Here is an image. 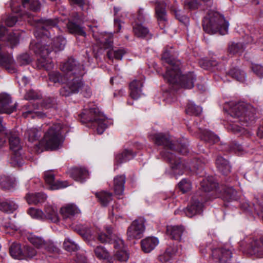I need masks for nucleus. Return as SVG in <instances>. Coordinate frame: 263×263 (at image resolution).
<instances>
[{
    "instance_id": "obj_1",
    "label": "nucleus",
    "mask_w": 263,
    "mask_h": 263,
    "mask_svg": "<svg viewBox=\"0 0 263 263\" xmlns=\"http://www.w3.org/2000/svg\"><path fill=\"white\" fill-rule=\"evenodd\" d=\"M223 108L234 119L230 120L232 123L228 127L234 134L243 133L245 128L242 126H247L255 119V108L244 102L230 101L224 104Z\"/></svg>"
},
{
    "instance_id": "obj_2",
    "label": "nucleus",
    "mask_w": 263,
    "mask_h": 263,
    "mask_svg": "<svg viewBox=\"0 0 263 263\" xmlns=\"http://www.w3.org/2000/svg\"><path fill=\"white\" fill-rule=\"evenodd\" d=\"M229 26V22L223 15L214 11H210L202 22L204 31L209 34L219 32L224 35L228 32Z\"/></svg>"
},
{
    "instance_id": "obj_3",
    "label": "nucleus",
    "mask_w": 263,
    "mask_h": 263,
    "mask_svg": "<svg viewBox=\"0 0 263 263\" xmlns=\"http://www.w3.org/2000/svg\"><path fill=\"white\" fill-rule=\"evenodd\" d=\"M161 155L163 159L168 162L175 175H180L185 171H197L202 170L203 164L207 162V160L202 161L200 159H195L190 165H185L177 158L176 156L170 152H162Z\"/></svg>"
},
{
    "instance_id": "obj_4",
    "label": "nucleus",
    "mask_w": 263,
    "mask_h": 263,
    "mask_svg": "<svg viewBox=\"0 0 263 263\" xmlns=\"http://www.w3.org/2000/svg\"><path fill=\"white\" fill-rule=\"evenodd\" d=\"M64 127L58 122L49 124L41 141L46 150H57L61 146L64 138L62 135Z\"/></svg>"
},
{
    "instance_id": "obj_5",
    "label": "nucleus",
    "mask_w": 263,
    "mask_h": 263,
    "mask_svg": "<svg viewBox=\"0 0 263 263\" xmlns=\"http://www.w3.org/2000/svg\"><path fill=\"white\" fill-rule=\"evenodd\" d=\"M83 123H92L97 126V132L98 134H102L107 126L106 120L96 107L85 108L79 115Z\"/></svg>"
},
{
    "instance_id": "obj_6",
    "label": "nucleus",
    "mask_w": 263,
    "mask_h": 263,
    "mask_svg": "<svg viewBox=\"0 0 263 263\" xmlns=\"http://www.w3.org/2000/svg\"><path fill=\"white\" fill-rule=\"evenodd\" d=\"M30 49L35 54L39 55L36 62V67L39 69H45L49 71L53 69L54 65L51 58L48 57L51 50L42 46L41 43L31 42L30 44Z\"/></svg>"
},
{
    "instance_id": "obj_7",
    "label": "nucleus",
    "mask_w": 263,
    "mask_h": 263,
    "mask_svg": "<svg viewBox=\"0 0 263 263\" xmlns=\"http://www.w3.org/2000/svg\"><path fill=\"white\" fill-rule=\"evenodd\" d=\"M170 75L171 76L168 77L165 80L170 85H172L174 89L176 86L185 89H191L194 87L196 80V76L193 72H189L181 74L180 67H179L177 73L175 74V72H172Z\"/></svg>"
},
{
    "instance_id": "obj_8",
    "label": "nucleus",
    "mask_w": 263,
    "mask_h": 263,
    "mask_svg": "<svg viewBox=\"0 0 263 263\" xmlns=\"http://www.w3.org/2000/svg\"><path fill=\"white\" fill-rule=\"evenodd\" d=\"M83 76H73L65 78L64 77L65 86L60 90V94L65 97L72 93H78L82 90L84 83L82 81Z\"/></svg>"
},
{
    "instance_id": "obj_9",
    "label": "nucleus",
    "mask_w": 263,
    "mask_h": 263,
    "mask_svg": "<svg viewBox=\"0 0 263 263\" xmlns=\"http://www.w3.org/2000/svg\"><path fill=\"white\" fill-rule=\"evenodd\" d=\"M40 21L37 29L34 32L35 36L37 39L42 38L44 40L45 38L51 37L52 28H54L57 31L59 30L57 26V20L42 19Z\"/></svg>"
},
{
    "instance_id": "obj_10",
    "label": "nucleus",
    "mask_w": 263,
    "mask_h": 263,
    "mask_svg": "<svg viewBox=\"0 0 263 263\" xmlns=\"http://www.w3.org/2000/svg\"><path fill=\"white\" fill-rule=\"evenodd\" d=\"M60 69L66 77L76 75L83 76L85 73L83 66L72 58L62 63L60 65Z\"/></svg>"
},
{
    "instance_id": "obj_11",
    "label": "nucleus",
    "mask_w": 263,
    "mask_h": 263,
    "mask_svg": "<svg viewBox=\"0 0 263 263\" xmlns=\"http://www.w3.org/2000/svg\"><path fill=\"white\" fill-rule=\"evenodd\" d=\"M7 135L9 136L10 148L13 152L12 159L20 166L22 164L23 159L20 152L22 149L20 139L17 134L12 132H10Z\"/></svg>"
},
{
    "instance_id": "obj_12",
    "label": "nucleus",
    "mask_w": 263,
    "mask_h": 263,
    "mask_svg": "<svg viewBox=\"0 0 263 263\" xmlns=\"http://www.w3.org/2000/svg\"><path fill=\"white\" fill-rule=\"evenodd\" d=\"M204 202L205 200L199 194H197L193 196L190 204L184 210L186 216L191 218L196 215L202 213Z\"/></svg>"
},
{
    "instance_id": "obj_13",
    "label": "nucleus",
    "mask_w": 263,
    "mask_h": 263,
    "mask_svg": "<svg viewBox=\"0 0 263 263\" xmlns=\"http://www.w3.org/2000/svg\"><path fill=\"white\" fill-rule=\"evenodd\" d=\"M146 13L143 8H140L135 22L133 24V32L138 37H145L149 34L148 29L144 26L142 23L145 21Z\"/></svg>"
},
{
    "instance_id": "obj_14",
    "label": "nucleus",
    "mask_w": 263,
    "mask_h": 263,
    "mask_svg": "<svg viewBox=\"0 0 263 263\" xmlns=\"http://www.w3.org/2000/svg\"><path fill=\"white\" fill-rule=\"evenodd\" d=\"M161 59L168 64V66L166 67V71L163 75L164 79L171 76L170 74L172 72H175V74L177 73L179 67L181 65L180 61L172 59L170 56V52L166 49H165L163 52Z\"/></svg>"
},
{
    "instance_id": "obj_15",
    "label": "nucleus",
    "mask_w": 263,
    "mask_h": 263,
    "mask_svg": "<svg viewBox=\"0 0 263 263\" xmlns=\"http://www.w3.org/2000/svg\"><path fill=\"white\" fill-rule=\"evenodd\" d=\"M145 231L144 222L142 220H135L128 227L127 235L128 239H140Z\"/></svg>"
},
{
    "instance_id": "obj_16",
    "label": "nucleus",
    "mask_w": 263,
    "mask_h": 263,
    "mask_svg": "<svg viewBox=\"0 0 263 263\" xmlns=\"http://www.w3.org/2000/svg\"><path fill=\"white\" fill-rule=\"evenodd\" d=\"M246 252L257 258L263 257V236L259 240L253 239L248 245Z\"/></svg>"
},
{
    "instance_id": "obj_17",
    "label": "nucleus",
    "mask_w": 263,
    "mask_h": 263,
    "mask_svg": "<svg viewBox=\"0 0 263 263\" xmlns=\"http://www.w3.org/2000/svg\"><path fill=\"white\" fill-rule=\"evenodd\" d=\"M44 179L49 189L52 190H59L70 185L67 181L55 180L54 175L52 171L45 172Z\"/></svg>"
},
{
    "instance_id": "obj_18",
    "label": "nucleus",
    "mask_w": 263,
    "mask_h": 263,
    "mask_svg": "<svg viewBox=\"0 0 263 263\" xmlns=\"http://www.w3.org/2000/svg\"><path fill=\"white\" fill-rule=\"evenodd\" d=\"M149 138L156 145L163 146L166 150L173 151L175 149L174 144L172 143L168 135L157 133L150 135Z\"/></svg>"
},
{
    "instance_id": "obj_19",
    "label": "nucleus",
    "mask_w": 263,
    "mask_h": 263,
    "mask_svg": "<svg viewBox=\"0 0 263 263\" xmlns=\"http://www.w3.org/2000/svg\"><path fill=\"white\" fill-rule=\"evenodd\" d=\"M80 213V210L73 203L66 204L60 209L61 215L65 220L72 221Z\"/></svg>"
},
{
    "instance_id": "obj_20",
    "label": "nucleus",
    "mask_w": 263,
    "mask_h": 263,
    "mask_svg": "<svg viewBox=\"0 0 263 263\" xmlns=\"http://www.w3.org/2000/svg\"><path fill=\"white\" fill-rule=\"evenodd\" d=\"M155 7V15L158 24L161 29L166 25L167 22V13L166 11V3L163 1L156 2Z\"/></svg>"
},
{
    "instance_id": "obj_21",
    "label": "nucleus",
    "mask_w": 263,
    "mask_h": 263,
    "mask_svg": "<svg viewBox=\"0 0 263 263\" xmlns=\"http://www.w3.org/2000/svg\"><path fill=\"white\" fill-rule=\"evenodd\" d=\"M10 96L7 94L0 95V112L10 114L16 109V103L12 104Z\"/></svg>"
},
{
    "instance_id": "obj_22",
    "label": "nucleus",
    "mask_w": 263,
    "mask_h": 263,
    "mask_svg": "<svg viewBox=\"0 0 263 263\" xmlns=\"http://www.w3.org/2000/svg\"><path fill=\"white\" fill-rule=\"evenodd\" d=\"M232 253L229 249H215L212 250V256L217 263H225L232 257Z\"/></svg>"
},
{
    "instance_id": "obj_23",
    "label": "nucleus",
    "mask_w": 263,
    "mask_h": 263,
    "mask_svg": "<svg viewBox=\"0 0 263 263\" xmlns=\"http://www.w3.org/2000/svg\"><path fill=\"white\" fill-rule=\"evenodd\" d=\"M40 43L42 44V46L45 47V49L48 48L51 52L54 51L56 52L64 49L66 41L61 35H58L50 40L51 47H49L50 45H45L42 42Z\"/></svg>"
},
{
    "instance_id": "obj_24",
    "label": "nucleus",
    "mask_w": 263,
    "mask_h": 263,
    "mask_svg": "<svg viewBox=\"0 0 263 263\" xmlns=\"http://www.w3.org/2000/svg\"><path fill=\"white\" fill-rule=\"evenodd\" d=\"M24 110L22 112V116L24 118L31 117L32 118H44L46 116L45 113L40 111H35L37 109L34 105L28 104L24 106Z\"/></svg>"
},
{
    "instance_id": "obj_25",
    "label": "nucleus",
    "mask_w": 263,
    "mask_h": 263,
    "mask_svg": "<svg viewBox=\"0 0 263 263\" xmlns=\"http://www.w3.org/2000/svg\"><path fill=\"white\" fill-rule=\"evenodd\" d=\"M158 243L159 240L155 237H148L141 241L142 249L145 253L151 252Z\"/></svg>"
},
{
    "instance_id": "obj_26",
    "label": "nucleus",
    "mask_w": 263,
    "mask_h": 263,
    "mask_svg": "<svg viewBox=\"0 0 263 263\" xmlns=\"http://www.w3.org/2000/svg\"><path fill=\"white\" fill-rule=\"evenodd\" d=\"M78 15L76 14V16L73 20H69L67 24V28L70 33L76 34L83 36H86V33L84 30V28L77 24L74 21L78 20Z\"/></svg>"
},
{
    "instance_id": "obj_27",
    "label": "nucleus",
    "mask_w": 263,
    "mask_h": 263,
    "mask_svg": "<svg viewBox=\"0 0 263 263\" xmlns=\"http://www.w3.org/2000/svg\"><path fill=\"white\" fill-rule=\"evenodd\" d=\"M143 83L141 80H134L129 84L130 95L135 100L138 99L142 95Z\"/></svg>"
},
{
    "instance_id": "obj_28",
    "label": "nucleus",
    "mask_w": 263,
    "mask_h": 263,
    "mask_svg": "<svg viewBox=\"0 0 263 263\" xmlns=\"http://www.w3.org/2000/svg\"><path fill=\"white\" fill-rule=\"evenodd\" d=\"M184 231L182 226H170L167 227L166 233L171 238L178 241H181V236Z\"/></svg>"
},
{
    "instance_id": "obj_29",
    "label": "nucleus",
    "mask_w": 263,
    "mask_h": 263,
    "mask_svg": "<svg viewBox=\"0 0 263 263\" xmlns=\"http://www.w3.org/2000/svg\"><path fill=\"white\" fill-rule=\"evenodd\" d=\"M70 175L76 181L83 182L89 176V173L84 168L76 167L71 169Z\"/></svg>"
},
{
    "instance_id": "obj_30",
    "label": "nucleus",
    "mask_w": 263,
    "mask_h": 263,
    "mask_svg": "<svg viewBox=\"0 0 263 263\" xmlns=\"http://www.w3.org/2000/svg\"><path fill=\"white\" fill-rule=\"evenodd\" d=\"M125 180V175H118L114 178V189L116 195L120 196L123 194Z\"/></svg>"
},
{
    "instance_id": "obj_31",
    "label": "nucleus",
    "mask_w": 263,
    "mask_h": 263,
    "mask_svg": "<svg viewBox=\"0 0 263 263\" xmlns=\"http://www.w3.org/2000/svg\"><path fill=\"white\" fill-rule=\"evenodd\" d=\"M28 240L32 245L38 249H44L48 251H51L49 243L41 237L30 234L28 236Z\"/></svg>"
},
{
    "instance_id": "obj_32",
    "label": "nucleus",
    "mask_w": 263,
    "mask_h": 263,
    "mask_svg": "<svg viewBox=\"0 0 263 263\" xmlns=\"http://www.w3.org/2000/svg\"><path fill=\"white\" fill-rule=\"evenodd\" d=\"M73 229L86 240L90 239L93 234L91 228L87 225L77 224L74 226Z\"/></svg>"
},
{
    "instance_id": "obj_33",
    "label": "nucleus",
    "mask_w": 263,
    "mask_h": 263,
    "mask_svg": "<svg viewBox=\"0 0 263 263\" xmlns=\"http://www.w3.org/2000/svg\"><path fill=\"white\" fill-rule=\"evenodd\" d=\"M217 168L224 175H228L231 171V166L227 160L221 156H218L216 161Z\"/></svg>"
},
{
    "instance_id": "obj_34",
    "label": "nucleus",
    "mask_w": 263,
    "mask_h": 263,
    "mask_svg": "<svg viewBox=\"0 0 263 263\" xmlns=\"http://www.w3.org/2000/svg\"><path fill=\"white\" fill-rule=\"evenodd\" d=\"M126 50L123 48H115L109 49L107 52V56L109 60L114 59L121 60L123 55L126 53Z\"/></svg>"
},
{
    "instance_id": "obj_35",
    "label": "nucleus",
    "mask_w": 263,
    "mask_h": 263,
    "mask_svg": "<svg viewBox=\"0 0 263 263\" xmlns=\"http://www.w3.org/2000/svg\"><path fill=\"white\" fill-rule=\"evenodd\" d=\"M46 195L42 193L28 194L26 196V199L29 204H36L42 202L46 199Z\"/></svg>"
},
{
    "instance_id": "obj_36",
    "label": "nucleus",
    "mask_w": 263,
    "mask_h": 263,
    "mask_svg": "<svg viewBox=\"0 0 263 263\" xmlns=\"http://www.w3.org/2000/svg\"><path fill=\"white\" fill-rule=\"evenodd\" d=\"M16 185L15 179L14 177L2 175L0 176V186L5 189H11Z\"/></svg>"
},
{
    "instance_id": "obj_37",
    "label": "nucleus",
    "mask_w": 263,
    "mask_h": 263,
    "mask_svg": "<svg viewBox=\"0 0 263 263\" xmlns=\"http://www.w3.org/2000/svg\"><path fill=\"white\" fill-rule=\"evenodd\" d=\"M199 130L201 133V139L205 142L213 144L219 141V137L214 133L206 129L202 130L200 128Z\"/></svg>"
},
{
    "instance_id": "obj_38",
    "label": "nucleus",
    "mask_w": 263,
    "mask_h": 263,
    "mask_svg": "<svg viewBox=\"0 0 263 263\" xmlns=\"http://www.w3.org/2000/svg\"><path fill=\"white\" fill-rule=\"evenodd\" d=\"M95 256L99 260H108L110 258L109 251L103 246L99 245L93 249Z\"/></svg>"
},
{
    "instance_id": "obj_39",
    "label": "nucleus",
    "mask_w": 263,
    "mask_h": 263,
    "mask_svg": "<svg viewBox=\"0 0 263 263\" xmlns=\"http://www.w3.org/2000/svg\"><path fill=\"white\" fill-rule=\"evenodd\" d=\"M44 219L47 218L53 222L59 221V216L56 208L52 205H47L45 209Z\"/></svg>"
},
{
    "instance_id": "obj_40",
    "label": "nucleus",
    "mask_w": 263,
    "mask_h": 263,
    "mask_svg": "<svg viewBox=\"0 0 263 263\" xmlns=\"http://www.w3.org/2000/svg\"><path fill=\"white\" fill-rule=\"evenodd\" d=\"M106 232L98 233L97 239L102 243H110L112 240V230L110 227L105 228Z\"/></svg>"
},
{
    "instance_id": "obj_41",
    "label": "nucleus",
    "mask_w": 263,
    "mask_h": 263,
    "mask_svg": "<svg viewBox=\"0 0 263 263\" xmlns=\"http://www.w3.org/2000/svg\"><path fill=\"white\" fill-rule=\"evenodd\" d=\"M135 156V154L132 151L125 149L116 156L115 162L118 163L126 162L133 159Z\"/></svg>"
},
{
    "instance_id": "obj_42",
    "label": "nucleus",
    "mask_w": 263,
    "mask_h": 263,
    "mask_svg": "<svg viewBox=\"0 0 263 263\" xmlns=\"http://www.w3.org/2000/svg\"><path fill=\"white\" fill-rule=\"evenodd\" d=\"M41 130L36 128H30L27 129L25 133L26 138L31 142L35 141L41 136Z\"/></svg>"
},
{
    "instance_id": "obj_43",
    "label": "nucleus",
    "mask_w": 263,
    "mask_h": 263,
    "mask_svg": "<svg viewBox=\"0 0 263 263\" xmlns=\"http://www.w3.org/2000/svg\"><path fill=\"white\" fill-rule=\"evenodd\" d=\"M23 247L22 248L20 243H13L11 245L9 249V252L11 256L17 259H22L23 258Z\"/></svg>"
},
{
    "instance_id": "obj_44",
    "label": "nucleus",
    "mask_w": 263,
    "mask_h": 263,
    "mask_svg": "<svg viewBox=\"0 0 263 263\" xmlns=\"http://www.w3.org/2000/svg\"><path fill=\"white\" fill-rule=\"evenodd\" d=\"M17 208V205L13 201L7 200L0 202V210L8 213H13Z\"/></svg>"
},
{
    "instance_id": "obj_45",
    "label": "nucleus",
    "mask_w": 263,
    "mask_h": 263,
    "mask_svg": "<svg viewBox=\"0 0 263 263\" xmlns=\"http://www.w3.org/2000/svg\"><path fill=\"white\" fill-rule=\"evenodd\" d=\"M223 190L222 198L223 200L231 201L237 199V191L232 187L227 186Z\"/></svg>"
},
{
    "instance_id": "obj_46",
    "label": "nucleus",
    "mask_w": 263,
    "mask_h": 263,
    "mask_svg": "<svg viewBox=\"0 0 263 263\" xmlns=\"http://www.w3.org/2000/svg\"><path fill=\"white\" fill-rule=\"evenodd\" d=\"M177 249L176 247H169L165 252L159 256V259L161 262H167L171 260L176 255Z\"/></svg>"
},
{
    "instance_id": "obj_47",
    "label": "nucleus",
    "mask_w": 263,
    "mask_h": 263,
    "mask_svg": "<svg viewBox=\"0 0 263 263\" xmlns=\"http://www.w3.org/2000/svg\"><path fill=\"white\" fill-rule=\"evenodd\" d=\"M96 196L103 206H106L112 200V194L107 192H97L96 193Z\"/></svg>"
},
{
    "instance_id": "obj_48",
    "label": "nucleus",
    "mask_w": 263,
    "mask_h": 263,
    "mask_svg": "<svg viewBox=\"0 0 263 263\" xmlns=\"http://www.w3.org/2000/svg\"><path fill=\"white\" fill-rule=\"evenodd\" d=\"M22 5L24 8L36 11L40 9L41 4L37 0H22Z\"/></svg>"
},
{
    "instance_id": "obj_49",
    "label": "nucleus",
    "mask_w": 263,
    "mask_h": 263,
    "mask_svg": "<svg viewBox=\"0 0 263 263\" xmlns=\"http://www.w3.org/2000/svg\"><path fill=\"white\" fill-rule=\"evenodd\" d=\"M230 76L238 81L244 82L246 80V75L244 71L237 68H234L229 71Z\"/></svg>"
},
{
    "instance_id": "obj_50",
    "label": "nucleus",
    "mask_w": 263,
    "mask_h": 263,
    "mask_svg": "<svg viewBox=\"0 0 263 263\" xmlns=\"http://www.w3.org/2000/svg\"><path fill=\"white\" fill-rule=\"evenodd\" d=\"M202 108L196 105L193 102L188 103L185 109L186 113L190 115L199 116L202 112Z\"/></svg>"
},
{
    "instance_id": "obj_51",
    "label": "nucleus",
    "mask_w": 263,
    "mask_h": 263,
    "mask_svg": "<svg viewBox=\"0 0 263 263\" xmlns=\"http://www.w3.org/2000/svg\"><path fill=\"white\" fill-rule=\"evenodd\" d=\"M199 64L201 68L205 69H208L211 67L217 66L218 63L213 59L210 60L202 59L199 61Z\"/></svg>"
},
{
    "instance_id": "obj_52",
    "label": "nucleus",
    "mask_w": 263,
    "mask_h": 263,
    "mask_svg": "<svg viewBox=\"0 0 263 263\" xmlns=\"http://www.w3.org/2000/svg\"><path fill=\"white\" fill-rule=\"evenodd\" d=\"M0 225L7 229H11L13 230H17L18 227L16 226L13 221L10 219L8 216L3 218L0 221Z\"/></svg>"
},
{
    "instance_id": "obj_53",
    "label": "nucleus",
    "mask_w": 263,
    "mask_h": 263,
    "mask_svg": "<svg viewBox=\"0 0 263 263\" xmlns=\"http://www.w3.org/2000/svg\"><path fill=\"white\" fill-rule=\"evenodd\" d=\"M36 255V250L31 247L26 246L23 247L22 259L32 258Z\"/></svg>"
},
{
    "instance_id": "obj_54",
    "label": "nucleus",
    "mask_w": 263,
    "mask_h": 263,
    "mask_svg": "<svg viewBox=\"0 0 263 263\" xmlns=\"http://www.w3.org/2000/svg\"><path fill=\"white\" fill-rule=\"evenodd\" d=\"M64 248L69 252L75 251L78 250L79 246L72 240L69 238H66L63 243Z\"/></svg>"
},
{
    "instance_id": "obj_55",
    "label": "nucleus",
    "mask_w": 263,
    "mask_h": 263,
    "mask_svg": "<svg viewBox=\"0 0 263 263\" xmlns=\"http://www.w3.org/2000/svg\"><path fill=\"white\" fill-rule=\"evenodd\" d=\"M48 75L50 81L54 83L61 82L64 83L65 80L64 77L66 78L65 74L62 76L60 73L58 71L50 72Z\"/></svg>"
},
{
    "instance_id": "obj_56",
    "label": "nucleus",
    "mask_w": 263,
    "mask_h": 263,
    "mask_svg": "<svg viewBox=\"0 0 263 263\" xmlns=\"http://www.w3.org/2000/svg\"><path fill=\"white\" fill-rule=\"evenodd\" d=\"M28 213L33 218L37 219H44L45 215L44 213L39 209L30 208L28 211Z\"/></svg>"
},
{
    "instance_id": "obj_57",
    "label": "nucleus",
    "mask_w": 263,
    "mask_h": 263,
    "mask_svg": "<svg viewBox=\"0 0 263 263\" xmlns=\"http://www.w3.org/2000/svg\"><path fill=\"white\" fill-rule=\"evenodd\" d=\"M201 188L205 192H210L216 186V183L209 182L207 179H204L201 182Z\"/></svg>"
},
{
    "instance_id": "obj_58",
    "label": "nucleus",
    "mask_w": 263,
    "mask_h": 263,
    "mask_svg": "<svg viewBox=\"0 0 263 263\" xmlns=\"http://www.w3.org/2000/svg\"><path fill=\"white\" fill-rule=\"evenodd\" d=\"M115 257L119 261H126L129 258V255L125 249L120 250L116 252Z\"/></svg>"
},
{
    "instance_id": "obj_59",
    "label": "nucleus",
    "mask_w": 263,
    "mask_h": 263,
    "mask_svg": "<svg viewBox=\"0 0 263 263\" xmlns=\"http://www.w3.org/2000/svg\"><path fill=\"white\" fill-rule=\"evenodd\" d=\"M172 11L174 13L175 17L180 22L185 23L189 21V18L184 15L182 14L181 11L177 8L173 7Z\"/></svg>"
},
{
    "instance_id": "obj_60",
    "label": "nucleus",
    "mask_w": 263,
    "mask_h": 263,
    "mask_svg": "<svg viewBox=\"0 0 263 263\" xmlns=\"http://www.w3.org/2000/svg\"><path fill=\"white\" fill-rule=\"evenodd\" d=\"M176 145L177 147L176 151H178L180 153L185 155L189 152L187 144L184 139L180 142L177 141Z\"/></svg>"
},
{
    "instance_id": "obj_61",
    "label": "nucleus",
    "mask_w": 263,
    "mask_h": 263,
    "mask_svg": "<svg viewBox=\"0 0 263 263\" xmlns=\"http://www.w3.org/2000/svg\"><path fill=\"white\" fill-rule=\"evenodd\" d=\"M178 187L184 193L191 189L192 185L190 181L186 179H183L178 183Z\"/></svg>"
},
{
    "instance_id": "obj_62",
    "label": "nucleus",
    "mask_w": 263,
    "mask_h": 263,
    "mask_svg": "<svg viewBox=\"0 0 263 263\" xmlns=\"http://www.w3.org/2000/svg\"><path fill=\"white\" fill-rule=\"evenodd\" d=\"M242 45L240 43H232L229 47V51L231 54H234L242 50Z\"/></svg>"
},
{
    "instance_id": "obj_63",
    "label": "nucleus",
    "mask_w": 263,
    "mask_h": 263,
    "mask_svg": "<svg viewBox=\"0 0 263 263\" xmlns=\"http://www.w3.org/2000/svg\"><path fill=\"white\" fill-rule=\"evenodd\" d=\"M7 41L11 45V47L17 45L19 43V35L16 33L10 34L7 37Z\"/></svg>"
},
{
    "instance_id": "obj_64",
    "label": "nucleus",
    "mask_w": 263,
    "mask_h": 263,
    "mask_svg": "<svg viewBox=\"0 0 263 263\" xmlns=\"http://www.w3.org/2000/svg\"><path fill=\"white\" fill-rule=\"evenodd\" d=\"M17 60L21 65H24L29 64L31 61V59L28 54L23 53L18 57Z\"/></svg>"
}]
</instances>
